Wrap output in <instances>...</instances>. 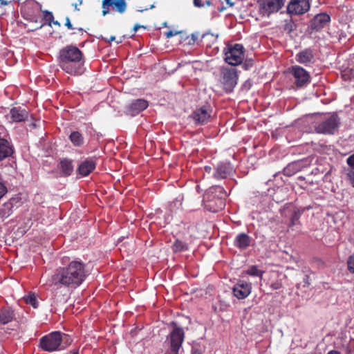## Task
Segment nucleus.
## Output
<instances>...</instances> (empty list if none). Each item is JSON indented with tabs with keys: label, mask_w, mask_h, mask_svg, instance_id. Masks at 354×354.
<instances>
[{
	"label": "nucleus",
	"mask_w": 354,
	"mask_h": 354,
	"mask_svg": "<svg viewBox=\"0 0 354 354\" xmlns=\"http://www.w3.org/2000/svg\"><path fill=\"white\" fill-rule=\"evenodd\" d=\"M86 277L84 265L79 261H71L67 267L57 270L53 276V282L70 288L79 286Z\"/></svg>",
	"instance_id": "f257e3e1"
},
{
	"label": "nucleus",
	"mask_w": 354,
	"mask_h": 354,
	"mask_svg": "<svg viewBox=\"0 0 354 354\" xmlns=\"http://www.w3.org/2000/svg\"><path fill=\"white\" fill-rule=\"evenodd\" d=\"M81 51L75 46H68L60 50L59 65L67 73L71 75L80 74V62L82 59Z\"/></svg>",
	"instance_id": "f03ea898"
},
{
	"label": "nucleus",
	"mask_w": 354,
	"mask_h": 354,
	"mask_svg": "<svg viewBox=\"0 0 354 354\" xmlns=\"http://www.w3.org/2000/svg\"><path fill=\"white\" fill-rule=\"evenodd\" d=\"M67 338V335L60 332H53L40 339V346L46 351L52 352L59 349L62 342Z\"/></svg>",
	"instance_id": "7ed1b4c3"
},
{
	"label": "nucleus",
	"mask_w": 354,
	"mask_h": 354,
	"mask_svg": "<svg viewBox=\"0 0 354 354\" xmlns=\"http://www.w3.org/2000/svg\"><path fill=\"white\" fill-rule=\"evenodd\" d=\"M173 329L169 333L167 339L169 341L170 348L166 354H178V351L184 341L185 333L183 329L171 322Z\"/></svg>",
	"instance_id": "20e7f679"
},
{
	"label": "nucleus",
	"mask_w": 354,
	"mask_h": 354,
	"mask_svg": "<svg viewBox=\"0 0 354 354\" xmlns=\"http://www.w3.org/2000/svg\"><path fill=\"white\" fill-rule=\"evenodd\" d=\"M224 53L225 62L232 66L240 64L244 58L243 46L239 44L227 46Z\"/></svg>",
	"instance_id": "39448f33"
},
{
	"label": "nucleus",
	"mask_w": 354,
	"mask_h": 354,
	"mask_svg": "<svg viewBox=\"0 0 354 354\" xmlns=\"http://www.w3.org/2000/svg\"><path fill=\"white\" fill-rule=\"evenodd\" d=\"M339 124V120L337 115H331L325 118L315 127V131L318 133L334 134L337 130Z\"/></svg>",
	"instance_id": "423d86ee"
},
{
	"label": "nucleus",
	"mask_w": 354,
	"mask_h": 354,
	"mask_svg": "<svg viewBox=\"0 0 354 354\" xmlns=\"http://www.w3.org/2000/svg\"><path fill=\"white\" fill-rule=\"evenodd\" d=\"M259 10L264 16L278 12L283 6V0H259Z\"/></svg>",
	"instance_id": "0eeeda50"
},
{
	"label": "nucleus",
	"mask_w": 354,
	"mask_h": 354,
	"mask_svg": "<svg viewBox=\"0 0 354 354\" xmlns=\"http://www.w3.org/2000/svg\"><path fill=\"white\" fill-rule=\"evenodd\" d=\"M221 83L227 92H230L237 84V73L234 68H223Z\"/></svg>",
	"instance_id": "6e6552de"
},
{
	"label": "nucleus",
	"mask_w": 354,
	"mask_h": 354,
	"mask_svg": "<svg viewBox=\"0 0 354 354\" xmlns=\"http://www.w3.org/2000/svg\"><path fill=\"white\" fill-rule=\"evenodd\" d=\"M212 109L209 105H204L196 109L192 115V118L197 124H203L209 122L211 118Z\"/></svg>",
	"instance_id": "1a4fd4ad"
},
{
	"label": "nucleus",
	"mask_w": 354,
	"mask_h": 354,
	"mask_svg": "<svg viewBox=\"0 0 354 354\" xmlns=\"http://www.w3.org/2000/svg\"><path fill=\"white\" fill-rule=\"evenodd\" d=\"M291 73L295 79L296 85L299 87L304 86L310 82L309 73L301 66H292L291 68Z\"/></svg>",
	"instance_id": "9d476101"
},
{
	"label": "nucleus",
	"mask_w": 354,
	"mask_h": 354,
	"mask_svg": "<svg viewBox=\"0 0 354 354\" xmlns=\"http://www.w3.org/2000/svg\"><path fill=\"white\" fill-rule=\"evenodd\" d=\"M310 8L308 0H292L288 4V10L290 14L301 15Z\"/></svg>",
	"instance_id": "9b49d317"
},
{
	"label": "nucleus",
	"mask_w": 354,
	"mask_h": 354,
	"mask_svg": "<svg viewBox=\"0 0 354 354\" xmlns=\"http://www.w3.org/2000/svg\"><path fill=\"white\" fill-rule=\"evenodd\" d=\"M112 6L118 12L123 13L126 10L127 4L124 0H103L102 15L105 16L109 13V7Z\"/></svg>",
	"instance_id": "f8f14e48"
},
{
	"label": "nucleus",
	"mask_w": 354,
	"mask_h": 354,
	"mask_svg": "<svg viewBox=\"0 0 354 354\" xmlns=\"http://www.w3.org/2000/svg\"><path fill=\"white\" fill-rule=\"evenodd\" d=\"M251 284L239 281L233 288L234 295L239 299L246 298L251 292Z\"/></svg>",
	"instance_id": "ddd939ff"
},
{
	"label": "nucleus",
	"mask_w": 354,
	"mask_h": 354,
	"mask_svg": "<svg viewBox=\"0 0 354 354\" xmlns=\"http://www.w3.org/2000/svg\"><path fill=\"white\" fill-rule=\"evenodd\" d=\"M148 106V102L142 99L133 101L127 109V114L134 116Z\"/></svg>",
	"instance_id": "4468645a"
},
{
	"label": "nucleus",
	"mask_w": 354,
	"mask_h": 354,
	"mask_svg": "<svg viewBox=\"0 0 354 354\" xmlns=\"http://www.w3.org/2000/svg\"><path fill=\"white\" fill-rule=\"evenodd\" d=\"M330 17L326 13H320L317 15L313 21L312 27L316 30H320L328 25Z\"/></svg>",
	"instance_id": "2eb2a0df"
},
{
	"label": "nucleus",
	"mask_w": 354,
	"mask_h": 354,
	"mask_svg": "<svg viewBox=\"0 0 354 354\" xmlns=\"http://www.w3.org/2000/svg\"><path fill=\"white\" fill-rule=\"evenodd\" d=\"M28 116V113L26 110L15 107L10 110L8 115V119L10 118L12 122H19L27 119Z\"/></svg>",
	"instance_id": "dca6fc26"
},
{
	"label": "nucleus",
	"mask_w": 354,
	"mask_h": 354,
	"mask_svg": "<svg viewBox=\"0 0 354 354\" xmlns=\"http://www.w3.org/2000/svg\"><path fill=\"white\" fill-rule=\"evenodd\" d=\"M231 169L232 168L230 164H218L216 167V171L214 174V176L218 179L225 178L230 173Z\"/></svg>",
	"instance_id": "f3484780"
},
{
	"label": "nucleus",
	"mask_w": 354,
	"mask_h": 354,
	"mask_svg": "<svg viewBox=\"0 0 354 354\" xmlns=\"http://www.w3.org/2000/svg\"><path fill=\"white\" fill-rule=\"evenodd\" d=\"M95 167V163L91 160L83 161L78 167L79 174L83 176H88Z\"/></svg>",
	"instance_id": "a211bd4d"
},
{
	"label": "nucleus",
	"mask_w": 354,
	"mask_h": 354,
	"mask_svg": "<svg viewBox=\"0 0 354 354\" xmlns=\"http://www.w3.org/2000/svg\"><path fill=\"white\" fill-rule=\"evenodd\" d=\"M250 244V238L244 233L238 234L234 240V245L240 249H245Z\"/></svg>",
	"instance_id": "6ab92c4d"
},
{
	"label": "nucleus",
	"mask_w": 354,
	"mask_h": 354,
	"mask_svg": "<svg viewBox=\"0 0 354 354\" xmlns=\"http://www.w3.org/2000/svg\"><path fill=\"white\" fill-rule=\"evenodd\" d=\"M12 153V147L8 140L3 139L0 141V160L10 156Z\"/></svg>",
	"instance_id": "aec40b11"
},
{
	"label": "nucleus",
	"mask_w": 354,
	"mask_h": 354,
	"mask_svg": "<svg viewBox=\"0 0 354 354\" xmlns=\"http://www.w3.org/2000/svg\"><path fill=\"white\" fill-rule=\"evenodd\" d=\"M14 201L15 199H11L0 207V218H6L12 214Z\"/></svg>",
	"instance_id": "412c9836"
},
{
	"label": "nucleus",
	"mask_w": 354,
	"mask_h": 354,
	"mask_svg": "<svg viewBox=\"0 0 354 354\" xmlns=\"http://www.w3.org/2000/svg\"><path fill=\"white\" fill-rule=\"evenodd\" d=\"M313 57L312 51L310 50H304L297 55L296 59L298 62L306 64L311 62Z\"/></svg>",
	"instance_id": "4be33fe9"
},
{
	"label": "nucleus",
	"mask_w": 354,
	"mask_h": 354,
	"mask_svg": "<svg viewBox=\"0 0 354 354\" xmlns=\"http://www.w3.org/2000/svg\"><path fill=\"white\" fill-rule=\"evenodd\" d=\"M14 318L13 311L10 308H3L0 310V324H6Z\"/></svg>",
	"instance_id": "5701e85b"
},
{
	"label": "nucleus",
	"mask_w": 354,
	"mask_h": 354,
	"mask_svg": "<svg viewBox=\"0 0 354 354\" xmlns=\"http://www.w3.org/2000/svg\"><path fill=\"white\" fill-rule=\"evenodd\" d=\"M60 167L62 172L65 175H70L73 170V166L72 165V162L68 159H64L60 162Z\"/></svg>",
	"instance_id": "b1692460"
},
{
	"label": "nucleus",
	"mask_w": 354,
	"mask_h": 354,
	"mask_svg": "<svg viewBox=\"0 0 354 354\" xmlns=\"http://www.w3.org/2000/svg\"><path fill=\"white\" fill-rule=\"evenodd\" d=\"M70 140L76 146H80L83 143V138L77 131L71 133L70 135Z\"/></svg>",
	"instance_id": "393cba45"
},
{
	"label": "nucleus",
	"mask_w": 354,
	"mask_h": 354,
	"mask_svg": "<svg viewBox=\"0 0 354 354\" xmlns=\"http://www.w3.org/2000/svg\"><path fill=\"white\" fill-rule=\"evenodd\" d=\"M186 250H187V244L182 242L181 241L176 240L173 245V250L175 252Z\"/></svg>",
	"instance_id": "a878e982"
},
{
	"label": "nucleus",
	"mask_w": 354,
	"mask_h": 354,
	"mask_svg": "<svg viewBox=\"0 0 354 354\" xmlns=\"http://www.w3.org/2000/svg\"><path fill=\"white\" fill-rule=\"evenodd\" d=\"M24 299L27 304H30L31 306H33V308H37L38 302L35 294H29L28 296L24 297Z\"/></svg>",
	"instance_id": "bb28decb"
},
{
	"label": "nucleus",
	"mask_w": 354,
	"mask_h": 354,
	"mask_svg": "<svg viewBox=\"0 0 354 354\" xmlns=\"http://www.w3.org/2000/svg\"><path fill=\"white\" fill-rule=\"evenodd\" d=\"M247 274L251 275V276H257L261 277L262 276V272L257 269L255 266L250 267L247 271Z\"/></svg>",
	"instance_id": "cd10ccee"
},
{
	"label": "nucleus",
	"mask_w": 354,
	"mask_h": 354,
	"mask_svg": "<svg viewBox=\"0 0 354 354\" xmlns=\"http://www.w3.org/2000/svg\"><path fill=\"white\" fill-rule=\"evenodd\" d=\"M348 270L354 274V254L351 255L347 260Z\"/></svg>",
	"instance_id": "c85d7f7f"
},
{
	"label": "nucleus",
	"mask_w": 354,
	"mask_h": 354,
	"mask_svg": "<svg viewBox=\"0 0 354 354\" xmlns=\"http://www.w3.org/2000/svg\"><path fill=\"white\" fill-rule=\"evenodd\" d=\"M194 3L197 7H203L205 5L209 6L210 1L209 0H205V3L202 2V0H194Z\"/></svg>",
	"instance_id": "c756f323"
},
{
	"label": "nucleus",
	"mask_w": 354,
	"mask_h": 354,
	"mask_svg": "<svg viewBox=\"0 0 354 354\" xmlns=\"http://www.w3.org/2000/svg\"><path fill=\"white\" fill-rule=\"evenodd\" d=\"M45 18L46 20L49 21V26H51V22L53 20V13L50 12H46Z\"/></svg>",
	"instance_id": "7c9ffc66"
},
{
	"label": "nucleus",
	"mask_w": 354,
	"mask_h": 354,
	"mask_svg": "<svg viewBox=\"0 0 354 354\" xmlns=\"http://www.w3.org/2000/svg\"><path fill=\"white\" fill-rule=\"evenodd\" d=\"M347 163L351 167H354V154L347 158Z\"/></svg>",
	"instance_id": "2f4dec72"
},
{
	"label": "nucleus",
	"mask_w": 354,
	"mask_h": 354,
	"mask_svg": "<svg viewBox=\"0 0 354 354\" xmlns=\"http://www.w3.org/2000/svg\"><path fill=\"white\" fill-rule=\"evenodd\" d=\"M65 26L68 28V29H71V30H73V27L71 23V21H70V19L69 17H66V23H65Z\"/></svg>",
	"instance_id": "473e14b6"
},
{
	"label": "nucleus",
	"mask_w": 354,
	"mask_h": 354,
	"mask_svg": "<svg viewBox=\"0 0 354 354\" xmlns=\"http://www.w3.org/2000/svg\"><path fill=\"white\" fill-rule=\"evenodd\" d=\"M8 1L7 0H0V7L1 6H6L8 5Z\"/></svg>",
	"instance_id": "72a5a7b5"
},
{
	"label": "nucleus",
	"mask_w": 354,
	"mask_h": 354,
	"mask_svg": "<svg viewBox=\"0 0 354 354\" xmlns=\"http://www.w3.org/2000/svg\"><path fill=\"white\" fill-rule=\"evenodd\" d=\"M192 354H202V353L200 350L194 348L192 351Z\"/></svg>",
	"instance_id": "f704fd0d"
},
{
	"label": "nucleus",
	"mask_w": 354,
	"mask_h": 354,
	"mask_svg": "<svg viewBox=\"0 0 354 354\" xmlns=\"http://www.w3.org/2000/svg\"><path fill=\"white\" fill-rule=\"evenodd\" d=\"M140 27H141V26H140V25H138V24H136V25L133 26V32H136V31L138 30V28H140Z\"/></svg>",
	"instance_id": "c9c22d12"
},
{
	"label": "nucleus",
	"mask_w": 354,
	"mask_h": 354,
	"mask_svg": "<svg viewBox=\"0 0 354 354\" xmlns=\"http://www.w3.org/2000/svg\"><path fill=\"white\" fill-rule=\"evenodd\" d=\"M173 35H174V33L172 31H169V32H166V36L168 38L172 37Z\"/></svg>",
	"instance_id": "e433bc0d"
},
{
	"label": "nucleus",
	"mask_w": 354,
	"mask_h": 354,
	"mask_svg": "<svg viewBox=\"0 0 354 354\" xmlns=\"http://www.w3.org/2000/svg\"><path fill=\"white\" fill-rule=\"evenodd\" d=\"M351 179L352 185L354 187V171L353 172V174L351 176Z\"/></svg>",
	"instance_id": "4c0bfd02"
},
{
	"label": "nucleus",
	"mask_w": 354,
	"mask_h": 354,
	"mask_svg": "<svg viewBox=\"0 0 354 354\" xmlns=\"http://www.w3.org/2000/svg\"><path fill=\"white\" fill-rule=\"evenodd\" d=\"M328 354H340V353L337 351H330Z\"/></svg>",
	"instance_id": "58836bf2"
},
{
	"label": "nucleus",
	"mask_w": 354,
	"mask_h": 354,
	"mask_svg": "<svg viewBox=\"0 0 354 354\" xmlns=\"http://www.w3.org/2000/svg\"><path fill=\"white\" fill-rule=\"evenodd\" d=\"M205 169L207 172L209 173L211 171V167H208V166H206L205 167Z\"/></svg>",
	"instance_id": "ea45409f"
},
{
	"label": "nucleus",
	"mask_w": 354,
	"mask_h": 354,
	"mask_svg": "<svg viewBox=\"0 0 354 354\" xmlns=\"http://www.w3.org/2000/svg\"><path fill=\"white\" fill-rule=\"evenodd\" d=\"M115 41V37L111 36L110 39L108 40L109 42Z\"/></svg>",
	"instance_id": "a19ab883"
},
{
	"label": "nucleus",
	"mask_w": 354,
	"mask_h": 354,
	"mask_svg": "<svg viewBox=\"0 0 354 354\" xmlns=\"http://www.w3.org/2000/svg\"><path fill=\"white\" fill-rule=\"evenodd\" d=\"M52 22H53L55 25H57V26H60V24H59V21L53 20V21H52Z\"/></svg>",
	"instance_id": "79ce46f5"
},
{
	"label": "nucleus",
	"mask_w": 354,
	"mask_h": 354,
	"mask_svg": "<svg viewBox=\"0 0 354 354\" xmlns=\"http://www.w3.org/2000/svg\"><path fill=\"white\" fill-rule=\"evenodd\" d=\"M297 221V218L296 217H294L292 220V225H295V222Z\"/></svg>",
	"instance_id": "37998d69"
},
{
	"label": "nucleus",
	"mask_w": 354,
	"mask_h": 354,
	"mask_svg": "<svg viewBox=\"0 0 354 354\" xmlns=\"http://www.w3.org/2000/svg\"><path fill=\"white\" fill-rule=\"evenodd\" d=\"M122 37H120L119 39H118L116 41V43L117 44H120V43H122Z\"/></svg>",
	"instance_id": "c03bdc74"
},
{
	"label": "nucleus",
	"mask_w": 354,
	"mask_h": 354,
	"mask_svg": "<svg viewBox=\"0 0 354 354\" xmlns=\"http://www.w3.org/2000/svg\"><path fill=\"white\" fill-rule=\"evenodd\" d=\"M67 354H78V352L76 351H71V352H70V353H68Z\"/></svg>",
	"instance_id": "a18cd8bd"
},
{
	"label": "nucleus",
	"mask_w": 354,
	"mask_h": 354,
	"mask_svg": "<svg viewBox=\"0 0 354 354\" xmlns=\"http://www.w3.org/2000/svg\"><path fill=\"white\" fill-rule=\"evenodd\" d=\"M154 8V6H153V5H151V6H150V8H151H151Z\"/></svg>",
	"instance_id": "49530a36"
},
{
	"label": "nucleus",
	"mask_w": 354,
	"mask_h": 354,
	"mask_svg": "<svg viewBox=\"0 0 354 354\" xmlns=\"http://www.w3.org/2000/svg\"><path fill=\"white\" fill-rule=\"evenodd\" d=\"M3 140V138H0V141H1V140Z\"/></svg>",
	"instance_id": "de8ad7c7"
}]
</instances>
